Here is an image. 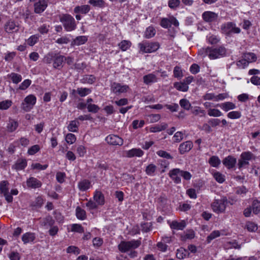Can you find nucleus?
Wrapping results in <instances>:
<instances>
[{
    "label": "nucleus",
    "instance_id": "f257e3e1",
    "mask_svg": "<svg viewBox=\"0 0 260 260\" xmlns=\"http://www.w3.org/2000/svg\"><path fill=\"white\" fill-rule=\"evenodd\" d=\"M141 244V241L139 240H132L131 241H122L118 246V249L121 252H127L139 247Z\"/></svg>",
    "mask_w": 260,
    "mask_h": 260
},
{
    "label": "nucleus",
    "instance_id": "f03ea898",
    "mask_svg": "<svg viewBox=\"0 0 260 260\" xmlns=\"http://www.w3.org/2000/svg\"><path fill=\"white\" fill-rule=\"evenodd\" d=\"M160 47L158 42L144 41L138 44L140 52L142 53H151L157 50Z\"/></svg>",
    "mask_w": 260,
    "mask_h": 260
},
{
    "label": "nucleus",
    "instance_id": "7ed1b4c3",
    "mask_svg": "<svg viewBox=\"0 0 260 260\" xmlns=\"http://www.w3.org/2000/svg\"><path fill=\"white\" fill-rule=\"evenodd\" d=\"M228 205V201L225 197H222L220 199L215 200L211 204L212 210L217 214L224 212L226 206Z\"/></svg>",
    "mask_w": 260,
    "mask_h": 260
},
{
    "label": "nucleus",
    "instance_id": "20e7f679",
    "mask_svg": "<svg viewBox=\"0 0 260 260\" xmlns=\"http://www.w3.org/2000/svg\"><path fill=\"white\" fill-rule=\"evenodd\" d=\"M65 29L67 31H71L75 29L76 24L74 18L69 14L63 15L60 18Z\"/></svg>",
    "mask_w": 260,
    "mask_h": 260
},
{
    "label": "nucleus",
    "instance_id": "39448f33",
    "mask_svg": "<svg viewBox=\"0 0 260 260\" xmlns=\"http://www.w3.org/2000/svg\"><path fill=\"white\" fill-rule=\"evenodd\" d=\"M208 57L210 59H215L223 57L226 52V49L223 46L217 48L209 47Z\"/></svg>",
    "mask_w": 260,
    "mask_h": 260
},
{
    "label": "nucleus",
    "instance_id": "423d86ee",
    "mask_svg": "<svg viewBox=\"0 0 260 260\" xmlns=\"http://www.w3.org/2000/svg\"><path fill=\"white\" fill-rule=\"evenodd\" d=\"M221 29L222 33L227 35H231L232 34H239L241 32L240 28L237 27L236 24L232 22L223 24L221 26Z\"/></svg>",
    "mask_w": 260,
    "mask_h": 260
},
{
    "label": "nucleus",
    "instance_id": "0eeeda50",
    "mask_svg": "<svg viewBox=\"0 0 260 260\" xmlns=\"http://www.w3.org/2000/svg\"><path fill=\"white\" fill-rule=\"evenodd\" d=\"M37 102V98L33 94L26 96L21 104V108L25 112L30 111Z\"/></svg>",
    "mask_w": 260,
    "mask_h": 260
},
{
    "label": "nucleus",
    "instance_id": "6e6552de",
    "mask_svg": "<svg viewBox=\"0 0 260 260\" xmlns=\"http://www.w3.org/2000/svg\"><path fill=\"white\" fill-rule=\"evenodd\" d=\"M130 89L126 84L114 82L111 85V91L116 95L127 92Z\"/></svg>",
    "mask_w": 260,
    "mask_h": 260
},
{
    "label": "nucleus",
    "instance_id": "1a4fd4ad",
    "mask_svg": "<svg viewBox=\"0 0 260 260\" xmlns=\"http://www.w3.org/2000/svg\"><path fill=\"white\" fill-rule=\"evenodd\" d=\"M9 183L8 181L3 180L0 182V193H2L5 197V200L8 203L13 202V198L9 192Z\"/></svg>",
    "mask_w": 260,
    "mask_h": 260
},
{
    "label": "nucleus",
    "instance_id": "9d476101",
    "mask_svg": "<svg viewBox=\"0 0 260 260\" xmlns=\"http://www.w3.org/2000/svg\"><path fill=\"white\" fill-rule=\"evenodd\" d=\"M34 3V12L37 14L43 12L48 6V0H29Z\"/></svg>",
    "mask_w": 260,
    "mask_h": 260
},
{
    "label": "nucleus",
    "instance_id": "9b49d317",
    "mask_svg": "<svg viewBox=\"0 0 260 260\" xmlns=\"http://www.w3.org/2000/svg\"><path fill=\"white\" fill-rule=\"evenodd\" d=\"M106 141L111 145H119L123 144V139L115 135H109L105 139Z\"/></svg>",
    "mask_w": 260,
    "mask_h": 260
},
{
    "label": "nucleus",
    "instance_id": "f8f14e48",
    "mask_svg": "<svg viewBox=\"0 0 260 260\" xmlns=\"http://www.w3.org/2000/svg\"><path fill=\"white\" fill-rule=\"evenodd\" d=\"M181 173L180 169L175 168L170 171L169 176L174 183L179 184L181 182Z\"/></svg>",
    "mask_w": 260,
    "mask_h": 260
},
{
    "label": "nucleus",
    "instance_id": "ddd939ff",
    "mask_svg": "<svg viewBox=\"0 0 260 260\" xmlns=\"http://www.w3.org/2000/svg\"><path fill=\"white\" fill-rule=\"evenodd\" d=\"M40 180L34 177H30L26 181V185L29 188L36 189L42 186Z\"/></svg>",
    "mask_w": 260,
    "mask_h": 260
},
{
    "label": "nucleus",
    "instance_id": "4468645a",
    "mask_svg": "<svg viewBox=\"0 0 260 260\" xmlns=\"http://www.w3.org/2000/svg\"><path fill=\"white\" fill-rule=\"evenodd\" d=\"M236 162V158L231 155L228 156L222 160L223 165L228 169L233 168L235 166Z\"/></svg>",
    "mask_w": 260,
    "mask_h": 260
},
{
    "label": "nucleus",
    "instance_id": "2eb2a0df",
    "mask_svg": "<svg viewBox=\"0 0 260 260\" xmlns=\"http://www.w3.org/2000/svg\"><path fill=\"white\" fill-rule=\"evenodd\" d=\"M218 17V15L211 11H205L202 14L203 20L207 22L215 21Z\"/></svg>",
    "mask_w": 260,
    "mask_h": 260
},
{
    "label": "nucleus",
    "instance_id": "dca6fc26",
    "mask_svg": "<svg viewBox=\"0 0 260 260\" xmlns=\"http://www.w3.org/2000/svg\"><path fill=\"white\" fill-rule=\"evenodd\" d=\"M143 79L144 83L146 85H151L158 81V78L154 73L144 76Z\"/></svg>",
    "mask_w": 260,
    "mask_h": 260
},
{
    "label": "nucleus",
    "instance_id": "f3484780",
    "mask_svg": "<svg viewBox=\"0 0 260 260\" xmlns=\"http://www.w3.org/2000/svg\"><path fill=\"white\" fill-rule=\"evenodd\" d=\"M36 239V234L34 233L27 232L22 236V241L24 244L32 243Z\"/></svg>",
    "mask_w": 260,
    "mask_h": 260
},
{
    "label": "nucleus",
    "instance_id": "a211bd4d",
    "mask_svg": "<svg viewBox=\"0 0 260 260\" xmlns=\"http://www.w3.org/2000/svg\"><path fill=\"white\" fill-rule=\"evenodd\" d=\"M193 147L192 142L187 141L181 143L179 147V151L181 154L188 152Z\"/></svg>",
    "mask_w": 260,
    "mask_h": 260
},
{
    "label": "nucleus",
    "instance_id": "6ab92c4d",
    "mask_svg": "<svg viewBox=\"0 0 260 260\" xmlns=\"http://www.w3.org/2000/svg\"><path fill=\"white\" fill-rule=\"evenodd\" d=\"M143 154L144 152L140 148H133L125 152V156L127 157H141Z\"/></svg>",
    "mask_w": 260,
    "mask_h": 260
},
{
    "label": "nucleus",
    "instance_id": "aec40b11",
    "mask_svg": "<svg viewBox=\"0 0 260 260\" xmlns=\"http://www.w3.org/2000/svg\"><path fill=\"white\" fill-rule=\"evenodd\" d=\"M66 60V57L61 55L54 56L53 66L55 69H59L62 67V63Z\"/></svg>",
    "mask_w": 260,
    "mask_h": 260
},
{
    "label": "nucleus",
    "instance_id": "412c9836",
    "mask_svg": "<svg viewBox=\"0 0 260 260\" xmlns=\"http://www.w3.org/2000/svg\"><path fill=\"white\" fill-rule=\"evenodd\" d=\"M186 222L184 220H181L180 221H177L174 220L170 223V228L172 229L176 230H182L186 226Z\"/></svg>",
    "mask_w": 260,
    "mask_h": 260
},
{
    "label": "nucleus",
    "instance_id": "4be33fe9",
    "mask_svg": "<svg viewBox=\"0 0 260 260\" xmlns=\"http://www.w3.org/2000/svg\"><path fill=\"white\" fill-rule=\"evenodd\" d=\"M5 29L7 32L12 33L18 30V26L14 21L9 20L5 25Z\"/></svg>",
    "mask_w": 260,
    "mask_h": 260
},
{
    "label": "nucleus",
    "instance_id": "5701e85b",
    "mask_svg": "<svg viewBox=\"0 0 260 260\" xmlns=\"http://www.w3.org/2000/svg\"><path fill=\"white\" fill-rule=\"evenodd\" d=\"M219 106L223 111L228 112L230 110H234L236 108V105L231 102L222 103L217 105Z\"/></svg>",
    "mask_w": 260,
    "mask_h": 260
},
{
    "label": "nucleus",
    "instance_id": "b1692460",
    "mask_svg": "<svg viewBox=\"0 0 260 260\" xmlns=\"http://www.w3.org/2000/svg\"><path fill=\"white\" fill-rule=\"evenodd\" d=\"M88 40V38L85 36L77 37L71 42L72 46H80L84 44Z\"/></svg>",
    "mask_w": 260,
    "mask_h": 260
},
{
    "label": "nucleus",
    "instance_id": "393cba45",
    "mask_svg": "<svg viewBox=\"0 0 260 260\" xmlns=\"http://www.w3.org/2000/svg\"><path fill=\"white\" fill-rule=\"evenodd\" d=\"M93 199L98 205H103L104 204V196L101 191H96L94 193Z\"/></svg>",
    "mask_w": 260,
    "mask_h": 260
},
{
    "label": "nucleus",
    "instance_id": "a878e982",
    "mask_svg": "<svg viewBox=\"0 0 260 260\" xmlns=\"http://www.w3.org/2000/svg\"><path fill=\"white\" fill-rule=\"evenodd\" d=\"M90 10V6L87 5L78 6L74 8V11L75 13L87 14Z\"/></svg>",
    "mask_w": 260,
    "mask_h": 260
},
{
    "label": "nucleus",
    "instance_id": "bb28decb",
    "mask_svg": "<svg viewBox=\"0 0 260 260\" xmlns=\"http://www.w3.org/2000/svg\"><path fill=\"white\" fill-rule=\"evenodd\" d=\"M168 125L166 123H161L160 124H157L152 126L150 127V132L151 133L159 132L167 128Z\"/></svg>",
    "mask_w": 260,
    "mask_h": 260
},
{
    "label": "nucleus",
    "instance_id": "cd10ccee",
    "mask_svg": "<svg viewBox=\"0 0 260 260\" xmlns=\"http://www.w3.org/2000/svg\"><path fill=\"white\" fill-rule=\"evenodd\" d=\"M78 186L80 190L86 191L90 187V182L86 179L81 180L78 183Z\"/></svg>",
    "mask_w": 260,
    "mask_h": 260
},
{
    "label": "nucleus",
    "instance_id": "c85d7f7f",
    "mask_svg": "<svg viewBox=\"0 0 260 260\" xmlns=\"http://www.w3.org/2000/svg\"><path fill=\"white\" fill-rule=\"evenodd\" d=\"M223 235V231H219L215 230L211 233V234L207 237V242L209 243L213 239L219 237L221 235Z\"/></svg>",
    "mask_w": 260,
    "mask_h": 260
},
{
    "label": "nucleus",
    "instance_id": "c756f323",
    "mask_svg": "<svg viewBox=\"0 0 260 260\" xmlns=\"http://www.w3.org/2000/svg\"><path fill=\"white\" fill-rule=\"evenodd\" d=\"M27 166V162L25 159H19L17 160L14 168L16 170H23Z\"/></svg>",
    "mask_w": 260,
    "mask_h": 260
},
{
    "label": "nucleus",
    "instance_id": "7c9ffc66",
    "mask_svg": "<svg viewBox=\"0 0 260 260\" xmlns=\"http://www.w3.org/2000/svg\"><path fill=\"white\" fill-rule=\"evenodd\" d=\"M174 87L176 88L178 90L186 92L188 90V86L186 85V83L182 82H175L174 83Z\"/></svg>",
    "mask_w": 260,
    "mask_h": 260
},
{
    "label": "nucleus",
    "instance_id": "2f4dec72",
    "mask_svg": "<svg viewBox=\"0 0 260 260\" xmlns=\"http://www.w3.org/2000/svg\"><path fill=\"white\" fill-rule=\"evenodd\" d=\"M176 257L179 259H183L189 255L188 251L183 248H180L177 250Z\"/></svg>",
    "mask_w": 260,
    "mask_h": 260
},
{
    "label": "nucleus",
    "instance_id": "473e14b6",
    "mask_svg": "<svg viewBox=\"0 0 260 260\" xmlns=\"http://www.w3.org/2000/svg\"><path fill=\"white\" fill-rule=\"evenodd\" d=\"M131 45V42L128 40H123L118 44L119 48L122 51H125L128 50Z\"/></svg>",
    "mask_w": 260,
    "mask_h": 260
},
{
    "label": "nucleus",
    "instance_id": "72a5a7b5",
    "mask_svg": "<svg viewBox=\"0 0 260 260\" xmlns=\"http://www.w3.org/2000/svg\"><path fill=\"white\" fill-rule=\"evenodd\" d=\"M79 122L77 120H72L70 122L68 129L70 132H76L78 131Z\"/></svg>",
    "mask_w": 260,
    "mask_h": 260
},
{
    "label": "nucleus",
    "instance_id": "f704fd0d",
    "mask_svg": "<svg viewBox=\"0 0 260 260\" xmlns=\"http://www.w3.org/2000/svg\"><path fill=\"white\" fill-rule=\"evenodd\" d=\"M18 126L17 121L13 119H10L7 124V128L8 132H13L15 131Z\"/></svg>",
    "mask_w": 260,
    "mask_h": 260
},
{
    "label": "nucleus",
    "instance_id": "c9c22d12",
    "mask_svg": "<svg viewBox=\"0 0 260 260\" xmlns=\"http://www.w3.org/2000/svg\"><path fill=\"white\" fill-rule=\"evenodd\" d=\"M156 34V30L153 26L148 27L145 32L144 37L147 39H150L155 36Z\"/></svg>",
    "mask_w": 260,
    "mask_h": 260
},
{
    "label": "nucleus",
    "instance_id": "e433bc0d",
    "mask_svg": "<svg viewBox=\"0 0 260 260\" xmlns=\"http://www.w3.org/2000/svg\"><path fill=\"white\" fill-rule=\"evenodd\" d=\"M212 175L215 180L219 183H222L225 180V176L216 171L213 172Z\"/></svg>",
    "mask_w": 260,
    "mask_h": 260
},
{
    "label": "nucleus",
    "instance_id": "4c0bfd02",
    "mask_svg": "<svg viewBox=\"0 0 260 260\" xmlns=\"http://www.w3.org/2000/svg\"><path fill=\"white\" fill-rule=\"evenodd\" d=\"M76 215L78 219L84 220L86 217V212L80 207H77L76 209Z\"/></svg>",
    "mask_w": 260,
    "mask_h": 260
},
{
    "label": "nucleus",
    "instance_id": "58836bf2",
    "mask_svg": "<svg viewBox=\"0 0 260 260\" xmlns=\"http://www.w3.org/2000/svg\"><path fill=\"white\" fill-rule=\"evenodd\" d=\"M91 91V89L88 88L79 87L77 88V94L81 97H84L89 94Z\"/></svg>",
    "mask_w": 260,
    "mask_h": 260
},
{
    "label": "nucleus",
    "instance_id": "ea45409f",
    "mask_svg": "<svg viewBox=\"0 0 260 260\" xmlns=\"http://www.w3.org/2000/svg\"><path fill=\"white\" fill-rule=\"evenodd\" d=\"M209 163L212 167L217 168L220 164L221 161L218 156H212L210 158Z\"/></svg>",
    "mask_w": 260,
    "mask_h": 260
},
{
    "label": "nucleus",
    "instance_id": "a19ab883",
    "mask_svg": "<svg viewBox=\"0 0 260 260\" xmlns=\"http://www.w3.org/2000/svg\"><path fill=\"white\" fill-rule=\"evenodd\" d=\"M81 81L82 83L91 84L95 81V78L93 75H85L83 77Z\"/></svg>",
    "mask_w": 260,
    "mask_h": 260
},
{
    "label": "nucleus",
    "instance_id": "79ce46f5",
    "mask_svg": "<svg viewBox=\"0 0 260 260\" xmlns=\"http://www.w3.org/2000/svg\"><path fill=\"white\" fill-rule=\"evenodd\" d=\"M8 76L15 84L18 83L22 80L21 76L20 74L15 73H12L9 74Z\"/></svg>",
    "mask_w": 260,
    "mask_h": 260
},
{
    "label": "nucleus",
    "instance_id": "37998d69",
    "mask_svg": "<svg viewBox=\"0 0 260 260\" xmlns=\"http://www.w3.org/2000/svg\"><path fill=\"white\" fill-rule=\"evenodd\" d=\"M207 39L209 43L216 44L220 41V38L214 35L209 34L207 36Z\"/></svg>",
    "mask_w": 260,
    "mask_h": 260
},
{
    "label": "nucleus",
    "instance_id": "c03bdc74",
    "mask_svg": "<svg viewBox=\"0 0 260 260\" xmlns=\"http://www.w3.org/2000/svg\"><path fill=\"white\" fill-rule=\"evenodd\" d=\"M208 114L210 116L220 117L223 115L222 113L217 109L210 108L208 110Z\"/></svg>",
    "mask_w": 260,
    "mask_h": 260
},
{
    "label": "nucleus",
    "instance_id": "a18cd8bd",
    "mask_svg": "<svg viewBox=\"0 0 260 260\" xmlns=\"http://www.w3.org/2000/svg\"><path fill=\"white\" fill-rule=\"evenodd\" d=\"M39 39V35H32L27 40L26 43L29 46H32L38 42Z\"/></svg>",
    "mask_w": 260,
    "mask_h": 260
},
{
    "label": "nucleus",
    "instance_id": "49530a36",
    "mask_svg": "<svg viewBox=\"0 0 260 260\" xmlns=\"http://www.w3.org/2000/svg\"><path fill=\"white\" fill-rule=\"evenodd\" d=\"M194 236L195 234L193 231L187 230L183 234V235H182L181 238L183 240L192 239L194 238Z\"/></svg>",
    "mask_w": 260,
    "mask_h": 260
},
{
    "label": "nucleus",
    "instance_id": "de8ad7c7",
    "mask_svg": "<svg viewBox=\"0 0 260 260\" xmlns=\"http://www.w3.org/2000/svg\"><path fill=\"white\" fill-rule=\"evenodd\" d=\"M156 168L157 167L155 165L151 164L146 167L145 170L146 173L149 176H153Z\"/></svg>",
    "mask_w": 260,
    "mask_h": 260
},
{
    "label": "nucleus",
    "instance_id": "09e8293b",
    "mask_svg": "<svg viewBox=\"0 0 260 260\" xmlns=\"http://www.w3.org/2000/svg\"><path fill=\"white\" fill-rule=\"evenodd\" d=\"M241 113L238 111H233L228 113L227 116L231 119H239L241 117Z\"/></svg>",
    "mask_w": 260,
    "mask_h": 260
},
{
    "label": "nucleus",
    "instance_id": "8fccbe9b",
    "mask_svg": "<svg viewBox=\"0 0 260 260\" xmlns=\"http://www.w3.org/2000/svg\"><path fill=\"white\" fill-rule=\"evenodd\" d=\"M54 223V220L51 216H47L42 220L41 224L44 226H52Z\"/></svg>",
    "mask_w": 260,
    "mask_h": 260
},
{
    "label": "nucleus",
    "instance_id": "3c124183",
    "mask_svg": "<svg viewBox=\"0 0 260 260\" xmlns=\"http://www.w3.org/2000/svg\"><path fill=\"white\" fill-rule=\"evenodd\" d=\"M241 157H242L243 159L246 160L247 161L255 158L254 155L250 151L242 152L241 154Z\"/></svg>",
    "mask_w": 260,
    "mask_h": 260
},
{
    "label": "nucleus",
    "instance_id": "603ef678",
    "mask_svg": "<svg viewBox=\"0 0 260 260\" xmlns=\"http://www.w3.org/2000/svg\"><path fill=\"white\" fill-rule=\"evenodd\" d=\"M244 57L247 60L248 62H252L256 60V56L253 53H246L244 55Z\"/></svg>",
    "mask_w": 260,
    "mask_h": 260
},
{
    "label": "nucleus",
    "instance_id": "864d4df0",
    "mask_svg": "<svg viewBox=\"0 0 260 260\" xmlns=\"http://www.w3.org/2000/svg\"><path fill=\"white\" fill-rule=\"evenodd\" d=\"M88 3L93 6L99 8L103 7L105 2L103 0H89Z\"/></svg>",
    "mask_w": 260,
    "mask_h": 260
},
{
    "label": "nucleus",
    "instance_id": "5fc2aeb1",
    "mask_svg": "<svg viewBox=\"0 0 260 260\" xmlns=\"http://www.w3.org/2000/svg\"><path fill=\"white\" fill-rule=\"evenodd\" d=\"M179 104L182 108L186 110H189L191 107V104L187 99H183L180 100Z\"/></svg>",
    "mask_w": 260,
    "mask_h": 260
},
{
    "label": "nucleus",
    "instance_id": "6e6d98bb",
    "mask_svg": "<svg viewBox=\"0 0 260 260\" xmlns=\"http://www.w3.org/2000/svg\"><path fill=\"white\" fill-rule=\"evenodd\" d=\"M76 140V137L74 134L69 133L66 136V141L69 144H72L75 142Z\"/></svg>",
    "mask_w": 260,
    "mask_h": 260
},
{
    "label": "nucleus",
    "instance_id": "4d7b16f0",
    "mask_svg": "<svg viewBox=\"0 0 260 260\" xmlns=\"http://www.w3.org/2000/svg\"><path fill=\"white\" fill-rule=\"evenodd\" d=\"M156 154L161 157L169 159H172L173 158V157L170 153L164 150H158L156 152Z\"/></svg>",
    "mask_w": 260,
    "mask_h": 260
},
{
    "label": "nucleus",
    "instance_id": "13d9d810",
    "mask_svg": "<svg viewBox=\"0 0 260 260\" xmlns=\"http://www.w3.org/2000/svg\"><path fill=\"white\" fill-rule=\"evenodd\" d=\"M174 76L175 78H181L183 77L182 71L180 67L176 66L173 70Z\"/></svg>",
    "mask_w": 260,
    "mask_h": 260
},
{
    "label": "nucleus",
    "instance_id": "bf43d9fd",
    "mask_svg": "<svg viewBox=\"0 0 260 260\" xmlns=\"http://www.w3.org/2000/svg\"><path fill=\"white\" fill-rule=\"evenodd\" d=\"M12 101L6 100L0 102V110H7L12 105Z\"/></svg>",
    "mask_w": 260,
    "mask_h": 260
},
{
    "label": "nucleus",
    "instance_id": "052dcab7",
    "mask_svg": "<svg viewBox=\"0 0 260 260\" xmlns=\"http://www.w3.org/2000/svg\"><path fill=\"white\" fill-rule=\"evenodd\" d=\"M40 149L38 145H35L30 147L27 151V153L30 155H32L38 152Z\"/></svg>",
    "mask_w": 260,
    "mask_h": 260
},
{
    "label": "nucleus",
    "instance_id": "680f3d73",
    "mask_svg": "<svg viewBox=\"0 0 260 260\" xmlns=\"http://www.w3.org/2000/svg\"><path fill=\"white\" fill-rule=\"evenodd\" d=\"M180 4V0H169L168 6L172 9H176Z\"/></svg>",
    "mask_w": 260,
    "mask_h": 260
},
{
    "label": "nucleus",
    "instance_id": "e2e57ef3",
    "mask_svg": "<svg viewBox=\"0 0 260 260\" xmlns=\"http://www.w3.org/2000/svg\"><path fill=\"white\" fill-rule=\"evenodd\" d=\"M71 231L82 233L84 232V230L80 224H73L71 225Z\"/></svg>",
    "mask_w": 260,
    "mask_h": 260
},
{
    "label": "nucleus",
    "instance_id": "0e129e2a",
    "mask_svg": "<svg viewBox=\"0 0 260 260\" xmlns=\"http://www.w3.org/2000/svg\"><path fill=\"white\" fill-rule=\"evenodd\" d=\"M253 212L257 214L260 212V202L257 200H254L252 204Z\"/></svg>",
    "mask_w": 260,
    "mask_h": 260
},
{
    "label": "nucleus",
    "instance_id": "69168bd1",
    "mask_svg": "<svg viewBox=\"0 0 260 260\" xmlns=\"http://www.w3.org/2000/svg\"><path fill=\"white\" fill-rule=\"evenodd\" d=\"M247 230L249 232H254L257 229V225L252 222H247L246 224Z\"/></svg>",
    "mask_w": 260,
    "mask_h": 260
},
{
    "label": "nucleus",
    "instance_id": "338daca9",
    "mask_svg": "<svg viewBox=\"0 0 260 260\" xmlns=\"http://www.w3.org/2000/svg\"><path fill=\"white\" fill-rule=\"evenodd\" d=\"M88 112L92 113H97L100 109L99 106L95 104H89L87 105Z\"/></svg>",
    "mask_w": 260,
    "mask_h": 260
},
{
    "label": "nucleus",
    "instance_id": "774afa93",
    "mask_svg": "<svg viewBox=\"0 0 260 260\" xmlns=\"http://www.w3.org/2000/svg\"><path fill=\"white\" fill-rule=\"evenodd\" d=\"M10 260H19L20 258V254L17 251H11L9 254Z\"/></svg>",
    "mask_w": 260,
    "mask_h": 260
}]
</instances>
